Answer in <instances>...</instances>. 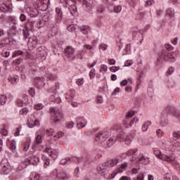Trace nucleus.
Returning a JSON list of instances; mask_svg holds the SVG:
<instances>
[{
  "label": "nucleus",
  "instance_id": "f257e3e1",
  "mask_svg": "<svg viewBox=\"0 0 180 180\" xmlns=\"http://www.w3.org/2000/svg\"><path fill=\"white\" fill-rule=\"evenodd\" d=\"M50 112L52 116V120L55 123H61L63 119H64V115H63V110L56 107H51Z\"/></svg>",
  "mask_w": 180,
  "mask_h": 180
},
{
  "label": "nucleus",
  "instance_id": "f03ea898",
  "mask_svg": "<svg viewBox=\"0 0 180 180\" xmlns=\"http://www.w3.org/2000/svg\"><path fill=\"white\" fill-rule=\"evenodd\" d=\"M164 60L169 61L170 63H175V61H176V56L175 53L162 51L158 58V61H159V63H162Z\"/></svg>",
  "mask_w": 180,
  "mask_h": 180
},
{
  "label": "nucleus",
  "instance_id": "7ed1b4c3",
  "mask_svg": "<svg viewBox=\"0 0 180 180\" xmlns=\"http://www.w3.org/2000/svg\"><path fill=\"white\" fill-rule=\"evenodd\" d=\"M40 159L37 156H30L25 159L24 162L25 164L22 165V164L19 165L18 166V171H22L24 168H26L29 164H32L33 165H36L39 162Z\"/></svg>",
  "mask_w": 180,
  "mask_h": 180
},
{
  "label": "nucleus",
  "instance_id": "20e7f679",
  "mask_svg": "<svg viewBox=\"0 0 180 180\" xmlns=\"http://www.w3.org/2000/svg\"><path fill=\"white\" fill-rule=\"evenodd\" d=\"M85 161V159L84 158V157L82 158H77V157H72V158H65L62 159L60 161V164H61V165H67V164H71V162H82Z\"/></svg>",
  "mask_w": 180,
  "mask_h": 180
},
{
  "label": "nucleus",
  "instance_id": "39448f33",
  "mask_svg": "<svg viewBox=\"0 0 180 180\" xmlns=\"http://www.w3.org/2000/svg\"><path fill=\"white\" fill-rule=\"evenodd\" d=\"M128 164L126 162H122L120 165H118L117 169L113 171L112 174L109 176L107 179H113L117 175V174H122L125 169H127Z\"/></svg>",
  "mask_w": 180,
  "mask_h": 180
},
{
  "label": "nucleus",
  "instance_id": "423d86ee",
  "mask_svg": "<svg viewBox=\"0 0 180 180\" xmlns=\"http://www.w3.org/2000/svg\"><path fill=\"white\" fill-rule=\"evenodd\" d=\"M1 165L2 167L1 169L0 170V174H1V175H8L11 174L12 170L11 169L9 163H8V159H3L1 162Z\"/></svg>",
  "mask_w": 180,
  "mask_h": 180
},
{
  "label": "nucleus",
  "instance_id": "0eeeda50",
  "mask_svg": "<svg viewBox=\"0 0 180 180\" xmlns=\"http://www.w3.org/2000/svg\"><path fill=\"white\" fill-rule=\"evenodd\" d=\"M109 137V132L106 131H100L97 134L96 137V141L100 144H105V141L108 140Z\"/></svg>",
  "mask_w": 180,
  "mask_h": 180
},
{
  "label": "nucleus",
  "instance_id": "6e6552de",
  "mask_svg": "<svg viewBox=\"0 0 180 180\" xmlns=\"http://www.w3.org/2000/svg\"><path fill=\"white\" fill-rule=\"evenodd\" d=\"M60 4H63L65 8H68L72 16H78V11L77 10V6H75V5L70 6L68 1L67 0H60Z\"/></svg>",
  "mask_w": 180,
  "mask_h": 180
},
{
  "label": "nucleus",
  "instance_id": "1a4fd4ad",
  "mask_svg": "<svg viewBox=\"0 0 180 180\" xmlns=\"http://www.w3.org/2000/svg\"><path fill=\"white\" fill-rule=\"evenodd\" d=\"M165 18L169 23H175V10L172 8H168L166 10Z\"/></svg>",
  "mask_w": 180,
  "mask_h": 180
},
{
  "label": "nucleus",
  "instance_id": "9d476101",
  "mask_svg": "<svg viewBox=\"0 0 180 180\" xmlns=\"http://www.w3.org/2000/svg\"><path fill=\"white\" fill-rule=\"evenodd\" d=\"M44 153L48 154L52 160H57L58 158V151L56 149L51 148L50 146H46Z\"/></svg>",
  "mask_w": 180,
  "mask_h": 180
},
{
  "label": "nucleus",
  "instance_id": "9b49d317",
  "mask_svg": "<svg viewBox=\"0 0 180 180\" xmlns=\"http://www.w3.org/2000/svg\"><path fill=\"white\" fill-rule=\"evenodd\" d=\"M153 154L157 157V158H159V160H162V161H171L172 160V158L170 159L168 158L167 155H162L161 151L157 148H153Z\"/></svg>",
  "mask_w": 180,
  "mask_h": 180
},
{
  "label": "nucleus",
  "instance_id": "f8f14e48",
  "mask_svg": "<svg viewBox=\"0 0 180 180\" xmlns=\"http://www.w3.org/2000/svg\"><path fill=\"white\" fill-rule=\"evenodd\" d=\"M97 171L101 176H105L106 179H108V178H109V176L106 177V175H108V167L105 163L100 165L97 167Z\"/></svg>",
  "mask_w": 180,
  "mask_h": 180
},
{
  "label": "nucleus",
  "instance_id": "ddd939ff",
  "mask_svg": "<svg viewBox=\"0 0 180 180\" xmlns=\"http://www.w3.org/2000/svg\"><path fill=\"white\" fill-rule=\"evenodd\" d=\"M65 53L68 58H71L72 60L75 58V49L72 46H67L65 49Z\"/></svg>",
  "mask_w": 180,
  "mask_h": 180
},
{
  "label": "nucleus",
  "instance_id": "4468645a",
  "mask_svg": "<svg viewBox=\"0 0 180 180\" xmlns=\"http://www.w3.org/2000/svg\"><path fill=\"white\" fill-rule=\"evenodd\" d=\"M18 105L21 107L29 105V96L26 94L22 95V96L18 101Z\"/></svg>",
  "mask_w": 180,
  "mask_h": 180
},
{
  "label": "nucleus",
  "instance_id": "2eb2a0df",
  "mask_svg": "<svg viewBox=\"0 0 180 180\" xmlns=\"http://www.w3.org/2000/svg\"><path fill=\"white\" fill-rule=\"evenodd\" d=\"M27 126L30 129H33V127H39V126H40V121L37 119L33 120L30 118L27 121Z\"/></svg>",
  "mask_w": 180,
  "mask_h": 180
},
{
  "label": "nucleus",
  "instance_id": "dca6fc26",
  "mask_svg": "<svg viewBox=\"0 0 180 180\" xmlns=\"http://www.w3.org/2000/svg\"><path fill=\"white\" fill-rule=\"evenodd\" d=\"M107 168H110L112 167H115L117 164H119V158H115L113 159H110L104 162Z\"/></svg>",
  "mask_w": 180,
  "mask_h": 180
},
{
  "label": "nucleus",
  "instance_id": "f3484780",
  "mask_svg": "<svg viewBox=\"0 0 180 180\" xmlns=\"http://www.w3.org/2000/svg\"><path fill=\"white\" fill-rule=\"evenodd\" d=\"M63 20V11L61 10V7L56 8V21L57 23H60Z\"/></svg>",
  "mask_w": 180,
  "mask_h": 180
},
{
  "label": "nucleus",
  "instance_id": "a211bd4d",
  "mask_svg": "<svg viewBox=\"0 0 180 180\" xmlns=\"http://www.w3.org/2000/svg\"><path fill=\"white\" fill-rule=\"evenodd\" d=\"M116 143V137L113 135H111L110 133L109 132L108 136H107V141H106V144L108 147H112L113 144Z\"/></svg>",
  "mask_w": 180,
  "mask_h": 180
},
{
  "label": "nucleus",
  "instance_id": "6ab92c4d",
  "mask_svg": "<svg viewBox=\"0 0 180 180\" xmlns=\"http://www.w3.org/2000/svg\"><path fill=\"white\" fill-rule=\"evenodd\" d=\"M58 177L59 180H68L71 176L67 172L61 171L58 173Z\"/></svg>",
  "mask_w": 180,
  "mask_h": 180
},
{
  "label": "nucleus",
  "instance_id": "aec40b11",
  "mask_svg": "<svg viewBox=\"0 0 180 180\" xmlns=\"http://www.w3.org/2000/svg\"><path fill=\"white\" fill-rule=\"evenodd\" d=\"M138 162H139L140 164H143V165H147V164L150 162V159H148L146 156H144L143 153H141L138 156Z\"/></svg>",
  "mask_w": 180,
  "mask_h": 180
},
{
  "label": "nucleus",
  "instance_id": "412c9836",
  "mask_svg": "<svg viewBox=\"0 0 180 180\" xmlns=\"http://www.w3.org/2000/svg\"><path fill=\"white\" fill-rule=\"evenodd\" d=\"M139 150L138 149H129L126 153L122 154V158H126V157H131V155H136L137 154Z\"/></svg>",
  "mask_w": 180,
  "mask_h": 180
},
{
  "label": "nucleus",
  "instance_id": "4be33fe9",
  "mask_svg": "<svg viewBox=\"0 0 180 180\" xmlns=\"http://www.w3.org/2000/svg\"><path fill=\"white\" fill-rule=\"evenodd\" d=\"M41 133L46 134V136H53L54 137L55 131L54 129H45L44 127L41 128L40 129Z\"/></svg>",
  "mask_w": 180,
  "mask_h": 180
},
{
  "label": "nucleus",
  "instance_id": "5701e85b",
  "mask_svg": "<svg viewBox=\"0 0 180 180\" xmlns=\"http://www.w3.org/2000/svg\"><path fill=\"white\" fill-rule=\"evenodd\" d=\"M168 158H169L170 160L172 159V160H165V161H166V162H170L176 168H179V162H178V161H176L175 160V156H174L173 155H171L170 156H168Z\"/></svg>",
  "mask_w": 180,
  "mask_h": 180
},
{
  "label": "nucleus",
  "instance_id": "b1692460",
  "mask_svg": "<svg viewBox=\"0 0 180 180\" xmlns=\"http://www.w3.org/2000/svg\"><path fill=\"white\" fill-rule=\"evenodd\" d=\"M80 29V32H82V33L83 34H88L89 33H91V27H89V25H82L81 27H79Z\"/></svg>",
  "mask_w": 180,
  "mask_h": 180
},
{
  "label": "nucleus",
  "instance_id": "393cba45",
  "mask_svg": "<svg viewBox=\"0 0 180 180\" xmlns=\"http://www.w3.org/2000/svg\"><path fill=\"white\" fill-rule=\"evenodd\" d=\"M8 79L12 85H16V84H18V82H19V77H18V76H13V77L9 76L8 77Z\"/></svg>",
  "mask_w": 180,
  "mask_h": 180
},
{
  "label": "nucleus",
  "instance_id": "a878e982",
  "mask_svg": "<svg viewBox=\"0 0 180 180\" xmlns=\"http://www.w3.org/2000/svg\"><path fill=\"white\" fill-rule=\"evenodd\" d=\"M75 96V91L74 90H70L69 93L66 95L65 99L68 102L72 101Z\"/></svg>",
  "mask_w": 180,
  "mask_h": 180
},
{
  "label": "nucleus",
  "instance_id": "bb28decb",
  "mask_svg": "<svg viewBox=\"0 0 180 180\" xmlns=\"http://www.w3.org/2000/svg\"><path fill=\"white\" fill-rule=\"evenodd\" d=\"M41 160L44 162V167L46 168L50 165V159L46 155H41Z\"/></svg>",
  "mask_w": 180,
  "mask_h": 180
},
{
  "label": "nucleus",
  "instance_id": "cd10ccee",
  "mask_svg": "<svg viewBox=\"0 0 180 180\" xmlns=\"http://www.w3.org/2000/svg\"><path fill=\"white\" fill-rule=\"evenodd\" d=\"M131 51V44H127L125 48L123 49L122 52V56H126L127 54H130V51Z\"/></svg>",
  "mask_w": 180,
  "mask_h": 180
},
{
  "label": "nucleus",
  "instance_id": "c85d7f7f",
  "mask_svg": "<svg viewBox=\"0 0 180 180\" xmlns=\"http://www.w3.org/2000/svg\"><path fill=\"white\" fill-rule=\"evenodd\" d=\"M49 179L50 180H59L58 179V173L57 172V170H53L49 175Z\"/></svg>",
  "mask_w": 180,
  "mask_h": 180
},
{
  "label": "nucleus",
  "instance_id": "c756f323",
  "mask_svg": "<svg viewBox=\"0 0 180 180\" xmlns=\"http://www.w3.org/2000/svg\"><path fill=\"white\" fill-rule=\"evenodd\" d=\"M0 10L2 12H11L12 11V8H11L10 6L3 4L0 6Z\"/></svg>",
  "mask_w": 180,
  "mask_h": 180
},
{
  "label": "nucleus",
  "instance_id": "7c9ffc66",
  "mask_svg": "<svg viewBox=\"0 0 180 180\" xmlns=\"http://www.w3.org/2000/svg\"><path fill=\"white\" fill-rule=\"evenodd\" d=\"M30 139L25 141L22 143V148H23V151H25V153L27 151H29V149L30 148Z\"/></svg>",
  "mask_w": 180,
  "mask_h": 180
},
{
  "label": "nucleus",
  "instance_id": "2f4dec72",
  "mask_svg": "<svg viewBox=\"0 0 180 180\" xmlns=\"http://www.w3.org/2000/svg\"><path fill=\"white\" fill-rule=\"evenodd\" d=\"M138 75L139 78H143V77H145L146 74L147 73V69L146 68H141L138 70L137 71Z\"/></svg>",
  "mask_w": 180,
  "mask_h": 180
},
{
  "label": "nucleus",
  "instance_id": "473e14b6",
  "mask_svg": "<svg viewBox=\"0 0 180 180\" xmlns=\"http://www.w3.org/2000/svg\"><path fill=\"white\" fill-rule=\"evenodd\" d=\"M150 126H151V122L150 121L146 122L144 124H142V127H141L142 131H147Z\"/></svg>",
  "mask_w": 180,
  "mask_h": 180
},
{
  "label": "nucleus",
  "instance_id": "72a5a7b5",
  "mask_svg": "<svg viewBox=\"0 0 180 180\" xmlns=\"http://www.w3.org/2000/svg\"><path fill=\"white\" fill-rule=\"evenodd\" d=\"M10 149L12 153H16V141L15 139L11 141Z\"/></svg>",
  "mask_w": 180,
  "mask_h": 180
},
{
  "label": "nucleus",
  "instance_id": "f704fd0d",
  "mask_svg": "<svg viewBox=\"0 0 180 180\" xmlns=\"http://www.w3.org/2000/svg\"><path fill=\"white\" fill-rule=\"evenodd\" d=\"M30 41H31V44L32 47H36L39 43V41L37 40V37H32Z\"/></svg>",
  "mask_w": 180,
  "mask_h": 180
},
{
  "label": "nucleus",
  "instance_id": "c9c22d12",
  "mask_svg": "<svg viewBox=\"0 0 180 180\" xmlns=\"http://www.w3.org/2000/svg\"><path fill=\"white\" fill-rule=\"evenodd\" d=\"M31 180H40V174L36 172H32L30 174Z\"/></svg>",
  "mask_w": 180,
  "mask_h": 180
},
{
  "label": "nucleus",
  "instance_id": "e433bc0d",
  "mask_svg": "<svg viewBox=\"0 0 180 180\" xmlns=\"http://www.w3.org/2000/svg\"><path fill=\"white\" fill-rule=\"evenodd\" d=\"M132 173H134V174H139V175H138V176H140V175L141 174H143V170L140 168V167H134V168H133L132 169Z\"/></svg>",
  "mask_w": 180,
  "mask_h": 180
},
{
  "label": "nucleus",
  "instance_id": "4c0bfd02",
  "mask_svg": "<svg viewBox=\"0 0 180 180\" xmlns=\"http://www.w3.org/2000/svg\"><path fill=\"white\" fill-rule=\"evenodd\" d=\"M117 139L120 141H124L126 139V134L123 131H121L120 134L117 135Z\"/></svg>",
  "mask_w": 180,
  "mask_h": 180
},
{
  "label": "nucleus",
  "instance_id": "58836bf2",
  "mask_svg": "<svg viewBox=\"0 0 180 180\" xmlns=\"http://www.w3.org/2000/svg\"><path fill=\"white\" fill-rule=\"evenodd\" d=\"M0 133L3 136H8V130L6 129L5 125H2L0 127Z\"/></svg>",
  "mask_w": 180,
  "mask_h": 180
},
{
  "label": "nucleus",
  "instance_id": "ea45409f",
  "mask_svg": "<svg viewBox=\"0 0 180 180\" xmlns=\"http://www.w3.org/2000/svg\"><path fill=\"white\" fill-rule=\"evenodd\" d=\"M100 72H101V74H106V72H108V65L103 64L101 65Z\"/></svg>",
  "mask_w": 180,
  "mask_h": 180
},
{
  "label": "nucleus",
  "instance_id": "a19ab883",
  "mask_svg": "<svg viewBox=\"0 0 180 180\" xmlns=\"http://www.w3.org/2000/svg\"><path fill=\"white\" fill-rule=\"evenodd\" d=\"M6 95L5 94H1L0 95V105H5L6 103Z\"/></svg>",
  "mask_w": 180,
  "mask_h": 180
},
{
  "label": "nucleus",
  "instance_id": "79ce46f5",
  "mask_svg": "<svg viewBox=\"0 0 180 180\" xmlns=\"http://www.w3.org/2000/svg\"><path fill=\"white\" fill-rule=\"evenodd\" d=\"M94 47L88 44H84V51L83 53H86V50H89L90 51H92V49Z\"/></svg>",
  "mask_w": 180,
  "mask_h": 180
},
{
  "label": "nucleus",
  "instance_id": "37998d69",
  "mask_svg": "<svg viewBox=\"0 0 180 180\" xmlns=\"http://www.w3.org/2000/svg\"><path fill=\"white\" fill-rule=\"evenodd\" d=\"M174 72H175V68L170 67L167 70V71L166 72V75H167V77H169V75H172Z\"/></svg>",
  "mask_w": 180,
  "mask_h": 180
},
{
  "label": "nucleus",
  "instance_id": "c03bdc74",
  "mask_svg": "<svg viewBox=\"0 0 180 180\" xmlns=\"http://www.w3.org/2000/svg\"><path fill=\"white\" fill-rule=\"evenodd\" d=\"M37 144H40L43 141V137L40 134H37L34 139Z\"/></svg>",
  "mask_w": 180,
  "mask_h": 180
},
{
  "label": "nucleus",
  "instance_id": "a18cd8bd",
  "mask_svg": "<svg viewBox=\"0 0 180 180\" xmlns=\"http://www.w3.org/2000/svg\"><path fill=\"white\" fill-rule=\"evenodd\" d=\"M109 47V45L106 44H101L99 45V50H101V51H106Z\"/></svg>",
  "mask_w": 180,
  "mask_h": 180
},
{
  "label": "nucleus",
  "instance_id": "49530a36",
  "mask_svg": "<svg viewBox=\"0 0 180 180\" xmlns=\"http://www.w3.org/2000/svg\"><path fill=\"white\" fill-rule=\"evenodd\" d=\"M86 124H88V121H84V123L79 122L77 124V129H83Z\"/></svg>",
  "mask_w": 180,
  "mask_h": 180
},
{
  "label": "nucleus",
  "instance_id": "de8ad7c7",
  "mask_svg": "<svg viewBox=\"0 0 180 180\" xmlns=\"http://www.w3.org/2000/svg\"><path fill=\"white\" fill-rule=\"evenodd\" d=\"M23 54V51L20 50H16L13 53L12 58H15V57H18V56H22Z\"/></svg>",
  "mask_w": 180,
  "mask_h": 180
},
{
  "label": "nucleus",
  "instance_id": "09e8293b",
  "mask_svg": "<svg viewBox=\"0 0 180 180\" xmlns=\"http://www.w3.org/2000/svg\"><path fill=\"white\" fill-rule=\"evenodd\" d=\"M29 113V108H23L20 110V115H22V116H26Z\"/></svg>",
  "mask_w": 180,
  "mask_h": 180
},
{
  "label": "nucleus",
  "instance_id": "8fccbe9b",
  "mask_svg": "<svg viewBox=\"0 0 180 180\" xmlns=\"http://www.w3.org/2000/svg\"><path fill=\"white\" fill-rule=\"evenodd\" d=\"M64 136V133L63 131H58L56 134L53 135V137L55 140H57V139H60V137H63Z\"/></svg>",
  "mask_w": 180,
  "mask_h": 180
},
{
  "label": "nucleus",
  "instance_id": "3c124183",
  "mask_svg": "<svg viewBox=\"0 0 180 180\" xmlns=\"http://www.w3.org/2000/svg\"><path fill=\"white\" fill-rule=\"evenodd\" d=\"M23 61L22 58H17L13 61V65H20V63Z\"/></svg>",
  "mask_w": 180,
  "mask_h": 180
},
{
  "label": "nucleus",
  "instance_id": "603ef678",
  "mask_svg": "<svg viewBox=\"0 0 180 180\" xmlns=\"http://www.w3.org/2000/svg\"><path fill=\"white\" fill-rule=\"evenodd\" d=\"M172 136L175 140H178V139H180V131H174Z\"/></svg>",
  "mask_w": 180,
  "mask_h": 180
},
{
  "label": "nucleus",
  "instance_id": "864d4df0",
  "mask_svg": "<svg viewBox=\"0 0 180 180\" xmlns=\"http://www.w3.org/2000/svg\"><path fill=\"white\" fill-rule=\"evenodd\" d=\"M43 108H44V105H43L41 103H37L34 105V109H36V110H41Z\"/></svg>",
  "mask_w": 180,
  "mask_h": 180
},
{
  "label": "nucleus",
  "instance_id": "5fc2aeb1",
  "mask_svg": "<svg viewBox=\"0 0 180 180\" xmlns=\"http://www.w3.org/2000/svg\"><path fill=\"white\" fill-rule=\"evenodd\" d=\"M139 117H136L131 121H130V122L129 123V127H131V126H133V124H134V123H137L139 122Z\"/></svg>",
  "mask_w": 180,
  "mask_h": 180
},
{
  "label": "nucleus",
  "instance_id": "6e6d98bb",
  "mask_svg": "<svg viewBox=\"0 0 180 180\" xmlns=\"http://www.w3.org/2000/svg\"><path fill=\"white\" fill-rule=\"evenodd\" d=\"M68 32H75V25L71 24L67 27Z\"/></svg>",
  "mask_w": 180,
  "mask_h": 180
},
{
  "label": "nucleus",
  "instance_id": "4d7b16f0",
  "mask_svg": "<svg viewBox=\"0 0 180 180\" xmlns=\"http://www.w3.org/2000/svg\"><path fill=\"white\" fill-rule=\"evenodd\" d=\"M76 84L78 86H81V85L84 84V78H79L76 80Z\"/></svg>",
  "mask_w": 180,
  "mask_h": 180
},
{
  "label": "nucleus",
  "instance_id": "13d9d810",
  "mask_svg": "<svg viewBox=\"0 0 180 180\" xmlns=\"http://www.w3.org/2000/svg\"><path fill=\"white\" fill-rule=\"evenodd\" d=\"M114 12L115 13H120L122 12V6H116L114 8Z\"/></svg>",
  "mask_w": 180,
  "mask_h": 180
},
{
  "label": "nucleus",
  "instance_id": "bf43d9fd",
  "mask_svg": "<svg viewBox=\"0 0 180 180\" xmlns=\"http://www.w3.org/2000/svg\"><path fill=\"white\" fill-rule=\"evenodd\" d=\"M120 92V88L116 87L112 93V96H116Z\"/></svg>",
  "mask_w": 180,
  "mask_h": 180
},
{
  "label": "nucleus",
  "instance_id": "052dcab7",
  "mask_svg": "<svg viewBox=\"0 0 180 180\" xmlns=\"http://www.w3.org/2000/svg\"><path fill=\"white\" fill-rule=\"evenodd\" d=\"M133 65V60H127L126 62H125V64L124 65V67H130Z\"/></svg>",
  "mask_w": 180,
  "mask_h": 180
},
{
  "label": "nucleus",
  "instance_id": "680f3d73",
  "mask_svg": "<svg viewBox=\"0 0 180 180\" xmlns=\"http://www.w3.org/2000/svg\"><path fill=\"white\" fill-rule=\"evenodd\" d=\"M171 178L172 176L171 174H169V173H165L163 176L164 180H172Z\"/></svg>",
  "mask_w": 180,
  "mask_h": 180
},
{
  "label": "nucleus",
  "instance_id": "e2e57ef3",
  "mask_svg": "<svg viewBox=\"0 0 180 180\" xmlns=\"http://www.w3.org/2000/svg\"><path fill=\"white\" fill-rule=\"evenodd\" d=\"M134 115V111H129L126 115V120H127V119H131V117H133Z\"/></svg>",
  "mask_w": 180,
  "mask_h": 180
},
{
  "label": "nucleus",
  "instance_id": "0e129e2a",
  "mask_svg": "<svg viewBox=\"0 0 180 180\" xmlns=\"http://www.w3.org/2000/svg\"><path fill=\"white\" fill-rule=\"evenodd\" d=\"M74 176L78 178L79 176V167H76L74 172Z\"/></svg>",
  "mask_w": 180,
  "mask_h": 180
},
{
  "label": "nucleus",
  "instance_id": "69168bd1",
  "mask_svg": "<svg viewBox=\"0 0 180 180\" xmlns=\"http://www.w3.org/2000/svg\"><path fill=\"white\" fill-rule=\"evenodd\" d=\"M89 77L91 78V79H92V78H95V69H91L90 72H89Z\"/></svg>",
  "mask_w": 180,
  "mask_h": 180
},
{
  "label": "nucleus",
  "instance_id": "338daca9",
  "mask_svg": "<svg viewBox=\"0 0 180 180\" xmlns=\"http://www.w3.org/2000/svg\"><path fill=\"white\" fill-rule=\"evenodd\" d=\"M154 4V0H148L146 1L145 6H151Z\"/></svg>",
  "mask_w": 180,
  "mask_h": 180
},
{
  "label": "nucleus",
  "instance_id": "774afa93",
  "mask_svg": "<svg viewBox=\"0 0 180 180\" xmlns=\"http://www.w3.org/2000/svg\"><path fill=\"white\" fill-rule=\"evenodd\" d=\"M144 179V174H140L136 179H133V180H143Z\"/></svg>",
  "mask_w": 180,
  "mask_h": 180
}]
</instances>
